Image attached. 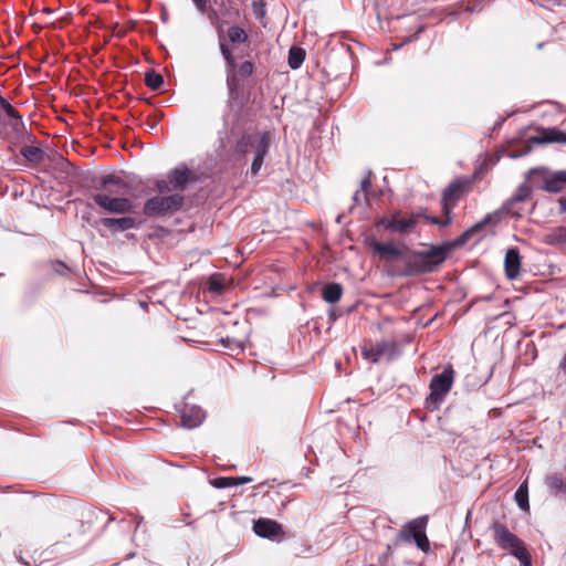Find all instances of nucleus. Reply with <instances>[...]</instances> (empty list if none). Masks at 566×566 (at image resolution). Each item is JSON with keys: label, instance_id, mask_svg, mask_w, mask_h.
I'll return each mask as SVG.
<instances>
[{"label": "nucleus", "instance_id": "f257e3e1", "mask_svg": "<svg viewBox=\"0 0 566 566\" xmlns=\"http://www.w3.org/2000/svg\"><path fill=\"white\" fill-rule=\"evenodd\" d=\"M140 182L126 180L117 174H101L90 178V198L94 203L111 214H120L119 218L106 217L101 224L109 231L124 232L136 228V218L127 216L135 211L133 199L142 197L138 189Z\"/></svg>", "mask_w": 566, "mask_h": 566}, {"label": "nucleus", "instance_id": "f03ea898", "mask_svg": "<svg viewBox=\"0 0 566 566\" xmlns=\"http://www.w3.org/2000/svg\"><path fill=\"white\" fill-rule=\"evenodd\" d=\"M370 248L380 256L389 255L399 259L403 266L397 271L399 276H413L423 273H430L440 265L448 255L444 247L436 245L426 251H412L402 253L394 244L373 241Z\"/></svg>", "mask_w": 566, "mask_h": 566}, {"label": "nucleus", "instance_id": "7ed1b4c3", "mask_svg": "<svg viewBox=\"0 0 566 566\" xmlns=\"http://www.w3.org/2000/svg\"><path fill=\"white\" fill-rule=\"evenodd\" d=\"M495 543L502 549H510L511 554L526 566L530 565V553L525 548L523 542L513 534L505 525L495 522L492 525Z\"/></svg>", "mask_w": 566, "mask_h": 566}, {"label": "nucleus", "instance_id": "20e7f679", "mask_svg": "<svg viewBox=\"0 0 566 566\" xmlns=\"http://www.w3.org/2000/svg\"><path fill=\"white\" fill-rule=\"evenodd\" d=\"M455 371L451 365H448L443 368V370L434 375L431 378L429 389L430 395L427 398V405L431 409L438 408L446 399L447 395L450 392L453 381H454Z\"/></svg>", "mask_w": 566, "mask_h": 566}, {"label": "nucleus", "instance_id": "39448f33", "mask_svg": "<svg viewBox=\"0 0 566 566\" xmlns=\"http://www.w3.org/2000/svg\"><path fill=\"white\" fill-rule=\"evenodd\" d=\"M182 205L184 197L179 193L166 197L156 196L145 202L144 213L147 217L165 216L178 211Z\"/></svg>", "mask_w": 566, "mask_h": 566}, {"label": "nucleus", "instance_id": "423d86ee", "mask_svg": "<svg viewBox=\"0 0 566 566\" xmlns=\"http://www.w3.org/2000/svg\"><path fill=\"white\" fill-rule=\"evenodd\" d=\"M427 524L428 516H419L403 525L399 532V536L406 542H413L420 551L427 552L430 547L426 534Z\"/></svg>", "mask_w": 566, "mask_h": 566}, {"label": "nucleus", "instance_id": "0eeeda50", "mask_svg": "<svg viewBox=\"0 0 566 566\" xmlns=\"http://www.w3.org/2000/svg\"><path fill=\"white\" fill-rule=\"evenodd\" d=\"M537 135L531 136L528 138V144L525 146L524 150L518 153H512L510 155L511 158H520L525 156L532 151V145H544V144H566V133L556 128V127H537Z\"/></svg>", "mask_w": 566, "mask_h": 566}, {"label": "nucleus", "instance_id": "6e6552de", "mask_svg": "<svg viewBox=\"0 0 566 566\" xmlns=\"http://www.w3.org/2000/svg\"><path fill=\"white\" fill-rule=\"evenodd\" d=\"M361 356L373 364L378 363L382 357L392 360L397 357V343L382 339L375 344L365 345L361 347Z\"/></svg>", "mask_w": 566, "mask_h": 566}, {"label": "nucleus", "instance_id": "1a4fd4ad", "mask_svg": "<svg viewBox=\"0 0 566 566\" xmlns=\"http://www.w3.org/2000/svg\"><path fill=\"white\" fill-rule=\"evenodd\" d=\"M191 172L187 167L175 168L169 171L167 179L158 180L156 187L159 192L184 190L190 181Z\"/></svg>", "mask_w": 566, "mask_h": 566}, {"label": "nucleus", "instance_id": "9d476101", "mask_svg": "<svg viewBox=\"0 0 566 566\" xmlns=\"http://www.w3.org/2000/svg\"><path fill=\"white\" fill-rule=\"evenodd\" d=\"M179 412L181 426L187 429L199 427L206 418L205 411L196 405L185 403Z\"/></svg>", "mask_w": 566, "mask_h": 566}, {"label": "nucleus", "instance_id": "9b49d317", "mask_svg": "<svg viewBox=\"0 0 566 566\" xmlns=\"http://www.w3.org/2000/svg\"><path fill=\"white\" fill-rule=\"evenodd\" d=\"M270 143L271 138L268 132L262 133L255 143L253 148L254 157L251 164V174L253 176H256L262 168L264 158L269 154Z\"/></svg>", "mask_w": 566, "mask_h": 566}, {"label": "nucleus", "instance_id": "f8f14e48", "mask_svg": "<svg viewBox=\"0 0 566 566\" xmlns=\"http://www.w3.org/2000/svg\"><path fill=\"white\" fill-rule=\"evenodd\" d=\"M465 187V181L463 179L453 180L442 192V211L451 212L452 208L457 205L460 193L463 191Z\"/></svg>", "mask_w": 566, "mask_h": 566}, {"label": "nucleus", "instance_id": "ddd939ff", "mask_svg": "<svg viewBox=\"0 0 566 566\" xmlns=\"http://www.w3.org/2000/svg\"><path fill=\"white\" fill-rule=\"evenodd\" d=\"M253 531L258 536L269 539L284 534L281 524L263 517L253 522Z\"/></svg>", "mask_w": 566, "mask_h": 566}, {"label": "nucleus", "instance_id": "4468645a", "mask_svg": "<svg viewBox=\"0 0 566 566\" xmlns=\"http://www.w3.org/2000/svg\"><path fill=\"white\" fill-rule=\"evenodd\" d=\"M380 224L390 232L405 234L416 226V221L396 213L390 219L382 218Z\"/></svg>", "mask_w": 566, "mask_h": 566}, {"label": "nucleus", "instance_id": "2eb2a0df", "mask_svg": "<svg viewBox=\"0 0 566 566\" xmlns=\"http://www.w3.org/2000/svg\"><path fill=\"white\" fill-rule=\"evenodd\" d=\"M259 137L260 135L256 134H242L233 147V159L238 161L244 159L253 150Z\"/></svg>", "mask_w": 566, "mask_h": 566}, {"label": "nucleus", "instance_id": "dca6fc26", "mask_svg": "<svg viewBox=\"0 0 566 566\" xmlns=\"http://www.w3.org/2000/svg\"><path fill=\"white\" fill-rule=\"evenodd\" d=\"M504 270L509 280H515L520 275L521 255L517 248H511L506 251L504 258Z\"/></svg>", "mask_w": 566, "mask_h": 566}, {"label": "nucleus", "instance_id": "f3484780", "mask_svg": "<svg viewBox=\"0 0 566 566\" xmlns=\"http://www.w3.org/2000/svg\"><path fill=\"white\" fill-rule=\"evenodd\" d=\"M531 196L532 187L524 182L517 188L516 192L512 196V198L505 202L504 209L512 216L521 218L522 213L520 211L513 210V206L517 202H522L530 199Z\"/></svg>", "mask_w": 566, "mask_h": 566}, {"label": "nucleus", "instance_id": "a211bd4d", "mask_svg": "<svg viewBox=\"0 0 566 566\" xmlns=\"http://www.w3.org/2000/svg\"><path fill=\"white\" fill-rule=\"evenodd\" d=\"M548 169L545 167L532 168L526 172V181L531 184L530 187L546 191Z\"/></svg>", "mask_w": 566, "mask_h": 566}, {"label": "nucleus", "instance_id": "6ab92c4d", "mask_svg": "<svg viewBox=\"0 0 566 566\" xmlns=\"http://www.w3.org/2000/svg\"><path fill=\"white\" fill-rule=\"evenodd\" d=\"M0 107L4 111V113L13 119L11 123V127L14 132L21 133L25 130L24 123L22 122L21 115L13 108V106L0 95Z\"/></svg>", "mask_w": 566, "mask_h": 566}, {"label": "nucleus", "instance_id": "aec40b11", "mask_svg": "<svg viewBox=\"0 0 566 566\" xmlns=\"http://www.w3.org/2000/svg\"><path fill=\"white\" fill-rule=\"evenodd\" d=\"M546 191L552 193L560 192L566 186V170L548 171Z\"/></svg>", "mask_w": 566, "mask_h": 566}, {"label": "nucleus", "instance_id": "412c9836", "mask_svg": "<svg viewBox=\"0 0 566 566\" xmlns=\"http://www.w3.org/2000/svg\"><path fill=\"white\" fill-rule=\"evenodd\" d=\"M235 134V127L232 125L229 127V123L227 119H224L223 128L218 132V146H217V154L219 157H223L227 154L228 148V139L229 135Z\"/></svg>", "mask_w": 566, "mask_h": 566}, {"label": "nucleus", "instance_id": "4be33fe9", "mask_svg": "<svg viewBox=\"0 0 566 566\" xmlns=\"http://www.w3.org/2000/svg\"><path fill=\"white\" fill-rule=\"evenodd\" d=\"M543 242L553 247H563L566 244V228L557 227L544 235Z\"/></svg>", "mask_w": 566, "mask_h": 566}, {"label": "nucleus", "instance_id": "5701e85b", "mask_svg": "<svg viewBox=\"0 0 566 566\" xmlns=\"http://www.w3.org/2000/svg\"><path fill=\"white\" fill-rule=\"evenodd\" d=\"M490 216H486L482 221L475 223L471 228L467 229L455 241V245H463L469 242L475 234L480 233L484 226L489 223Z\"/></svg>", "mask_w": 566, "mask_h": 566}, {"label": "nucleus", "instance_id": "b1692460", "mask_svg": "<svg viewBox=\"0 0 566 566\" xmlns=\"http://www.w3.org/2000/svg\"><path fill=\"white\" fill-rule=\"evenodd\" d=\"M343 287L339 283H328L324 286L322 297L326 303L334 304L340 300Z\"/></svg>", "mask_w": 566, "mask_h": 566}, {"label": "nucleus", "instance_id": "393cba45", "mask_svg": "<svg viewBox=\"0 0 566 566\" xmlns=\"http://www.w3.org/2000/svg\"><path fill=\"white\" fill-rule=\"evenodd\" d=\"M21 155L32 164H40L43 160L44 151L40 147L24 146L20 150Z\"/></svg>", "mask_w": 566, "mask_h": 566}, {"label": "nucleus", "instance_id": "a878e982", "mask_svg": "<svg viewBox=\"0 0 566 566\" xmlns=\"http://www.w3.org/2000/svg\"><path fill=\"white\" fill-rule=\"evenodd\" d=\"M305 60V51L298 46H292L289 51V65L292 70L301 67Z\"/></svg>", "mask_w": 566, "mask_h": 566}, {"label": "nucleus", "instance_id": "bb28decb", "mask_svg": "<svg viewBox=\"0 0 566 566\" xmlns=\"http://www.w3.org/2000/svg\"><path fill=\"white\" fill-rule=\"evenodd\" d=\"M547 485L552 489L554 494H566V479L560 473H554L546 479Z\"/></svg>", "mask_w": 566, "mask_h": 566}, {"label": "nucleus", "instance_id": "cd10ccee", "mask_svg": "<svg viewBox=\"0 0 566 566\" xmlns=\"http://www.w3.org/2000/svg\"><path fill=\"white\" fill-rule=\"evenodd\" d=\"M514 499H515L517 505L520 506V509H522L523 511H528V509H530L528 489H527V484L525 482L518 486V489L516 490V492L514 494Z\"/></svg>", "mask_w": 566, "mask_h": 566}, {"label": "nucleus", "instance_id": "c85d7f7f", "mask_svg": "<svg viewBox=\"0 0 566 566\" xmlns=\"http://www.w3.org/2000/svg\"><path fill=\"white\" fill-rule=\"evenodd\" d=\"M145 84L153 91L159 90L164 85L163 76L154 70L145 73Z\"/></svg>", "mask_w": 566, "mask_h": 566}, {"label": "nucleus", "instance_id": "c756f323", "mask_svg": "<svg viewBox=\"0 0 566 566\" xmlns=\"http://www.w3.org/2000/svg\"><path fill=\"white\" fill-rule=\"evenodd\" d=\"M196 9L205 14H208L209 20L213 23L218 19V12L214 9L208 10L209 0H191Z\"/></svg>", "mask_w": 566, "mask_h": 566}, {"label": "nucleus", "instance_id": "7c9ffc66", "mask_svg": "<svg viewBox=\"0 0 566 566\" xmlns=\"http://www.w3.org/2000/svg\"><path fill=\"white\" fill-rule=\"evenodd\" d=\"M228 36L232 43H244L248 40L245 31L238 25L229 28Z\"/></svg>", "mask_w": 566, "mask_h": 566}, {"label": "nucleus", "instance_id": "2f4dec72", "mask_svg": "<svg viewBox=\"0 0 566 566\" xmlns=\"http://www.w3.org/2000/svg\"><path fill=\"white\" fill-rule=\"evenodd\" d=\"M208 291L213 294H222L224 291L223 279L220 274H213L208 281Z\"/></svg>", "mask_w": 566, "mask_h": 566}, {"label": "nucleus", "instance_id": "473e14b6", "mask_svg": "<svg viewBox=\"0 0 566 566\" xmlns=\"http://www.w3.org/2000/svg\"><path fill=\"white\" fill-rule=\"evenodd\" d=\"M211 485L216 489H227L234 486L233 476H220L210 481Z\"/></svg>", "mask_w": 566, "mask_h": 566}, {"label": "nucleus", "instance_id": "72a5a7b5", "mask_svg": "<svg viewBox=\"0 0 566 566\" xmlns=\"http://www.w3.org/2000/svg\"><path fill=\"white\" fill-rule=\"evenodd\" d=\"M444 213V219H440L438 217H427V221L432 223V224H436V226H439L440 228H443V227H447L451 223L452 221V218H451V212H443Z\"/></svg>", "mask_w": 566, "mask_h": 566}, {"label": "nucleus", "instance_id": "f704fd0d", "mask_svg": "<svg viewBox=\"0 0 566 566\" xmlns=\"http://www.w3.org/2000/svg\"><path fill=\"white\" fill-rule=\"evenodd\" d=\"M220 51H221L224 60L227 61L228 66L233 69L234 67V59L232 56L231 51L229 50L228 45L224 42H220Z\"/></svg>", "mask_w": 566, "mask_h": 566}, {"label": "nucleus", "instance_id": "c9c22d12", "mask_svg": "<svg viewBox=\"0 0 566 566\" xmlns=\"http://www.w3.org/2000/svg\"><path fill=\"white\" fill-rule=\"evenodd\" d=\"M254 71V65L252 62L250 61H245L243 62L240 66H239V70H238V73L241 77H249L252 75Z\"/></svg>", "mask_w": 566, "mask_h": 566}, {"label": "nucleus", "instance_id": "e433bc0d", "mask_svg": "<svg viewBox=\"0 0 566 566\" xmlns=\"http://www.w3.org/2000/svg\"><path fill=\"white\" fill-rule=\"evenodd\" d=\"M370 186H371V171L368 170L366 172V176L360 181V186H359L358 191H360L363 193H367V191L370 188Z\"/></svg>", "mask_w": 566, "mask_h": 566}, {"label": "nucleus", "instance_id": "4c0bfd02", "mask_svg": "<svg viewBox=\"0 0 566 566\" xmlns=\"http://www.w3.org/2000/svg\"><path fill=\"white\" fill-rule=\"evenodd\" d=\"M352 199H353L354 205H360L364 201L366 203V206H369V199H368L367 193H363V192L356 190L355 193L353 195Z\"/></svg>", "mask_w": 566, "mask_h": 566}, {"label": "nucleus", "instance_id": "58836bf2", "mask_svg": "<svg viewBox=\"0 0 566 566\" xmlns=\"http://www.w3.org/2000/svg\"><path fill=\"white\" fill-rule=\"evenodd\" d=\"M221 343L224 347L230 348L232 350L235 349L237 347H240V342L229 337L222 338Z\"/></svg>", "mask_w": 566, "mask_h": 566}, {"label": "nucleus", "instance_id": "ea45409f", "mask_svg": "<svg viewBox=\"0 0 566 566\" xmlns=\"http://www.w3.org/2000/svg\"><path fill=\"white\" fill-rule=\"evenodd\" d=\"M251 481H252V478H250V476H235L234 478V486L243 485V484L250 483Z\"/></svg>", "mask_w": 566, "mask_h": 566}, {"label": "nucleus", "instance_id": "a19ab883", "mask_svg": "<svg viewBox=\"0 0 566 566\" xmlns=\"http://www.w3.org/2000/svg\"><path fill=\"white\" fill-rule=\"evenodd\" d=\"M227 84H228V88H229L230 93L232 94L233 91L235 90V85H237L235 77L234 76H232V77L228 76Z\"/></svg>", "mask_w": 566, "mask_h": 566}, {"label": "nucleus", "instance_id": "79ce46f5", "mask_svg": "<svg viewBox=\"0 0 566 566\" xmlns=\"http://www.w3.org/2000/svg\"><path fill=\"white\" fill-rule=\"evenodd\" d=\"M560 212H566V197H562L558 199Z\"/></svg>", "mask_w": 566, "mask_h": 566}, {"label": "nucleus", "instance_id": "37998d69", "mask_svg": "<svg viewBox=\"0 0 566 566\" xmlns=\"http://www.w3.org/2000/svg\"><path fill=\"white\" fill-rule=\"evenodd\" d=\"M342 218H343V214L337 216V218H336V222H337V223H340V222H342Z\"/></svg>", "mask_w": 566, "mask_h": 566}, {"label": "nucleus", "instance_id": "c03bdc74", "mask_svg": "<svg viewBox=\"0 0 566 566\" xmlns=\"http://www.w3.org/2000/svg\"><path fill=\"white\" fill-rule=\"evenodd\" d=\"M98 514L102 516H105V515H107V512L99 511Z\"/></svg>", "mask_w": 566, "mask_h": 566}, {"label": "nucleus", "instance_id": "a18cd8bd", "mask_svg": "<svg viewBox=\"0 0 566 566\" xmlns=\"http://www.w3.org/2000/svg\"><path fill=\"white\" fill-rule=\"evenodd\" d=\"M522 566H526L525 564H521ZM527 566H532V560L530 559V565Z\"/></svg>", "mask_w": 566, "mask_h": 566}, {"label": "nucleus", "instance_id": "49530a36", "mask_svg": "<svg viewBox=\"0 0 566 566\" xmlns=\"http://www.w3.org/2000/svg\"><path fill=\"white\" fill-rule=\"evenodd\" d=\"M114 520H115V518H114L113 516H109V517H108V522H109V521H114Z\"/></svg>", "mask_w": 566, "mask_h": 566}]
</instances>
